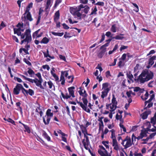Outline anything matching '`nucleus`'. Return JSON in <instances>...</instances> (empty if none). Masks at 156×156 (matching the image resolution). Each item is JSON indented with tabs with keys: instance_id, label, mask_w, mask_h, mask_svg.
I'll use <instances>...</instances> for the list:
<instances>
[{
	"instance_id": "f257e3e1",
	"label": "nucleus",
	"mask_w": 156,
	"mask_h": 156,
	"mask_svg": "<svg viewBox=\"0 0 156 156\" xmlns=\"http://www.w3.org/2000/svg\"><path fill=\"white\" fill-rule=\"evenodd\" d=\"M137 75V73L134 74V80L136 81L139 82L140 83H144L145 82L152 79L154 76L153 73L147 69L143 70L138 77L136 79V76Z\"/></svg>"
},
{
	"instance_id": "f03ea898",
	"label": "nucleus",
	"mask_w": 156,
	"mask_h": 156,
	"mask_svg": "<svg viewBox=\"0 0 156 156\" xmlns=\"http://www.w3.org/2000/svg\"><path fill=\"white\" fill-rule=\"evenodd\" d=\"M29 10L30 8L27 7L25 13L22 17V21L24 22L25 26L29 25L28 20L31 21L33 20Z\"/></svg>"
},
{
	"instance_id": "7ed1b4c3",
	"label": "nucleus",
	"mask_w": 156,
	"mask_h": 156,
	"mask_svg": "<svg viewBox=\"0 0 156 156\" xmlns=\"http://www.w3.org/2000/svg\"><path fill=\"white\" fill-rule=\"evenodd\" d=\"M51 110L50 109H48L46 112V115L45 117H43V121L45 125H47L49 124L51 117L53 116V113L51 112Z\"/></svg>"
},
{
	"instance_id": "20e7f679",
	"label": "nucleus",
	"mask_w": 156,
	"mask_h": 156,
	"mask_svg": "<svg viewBox=\"0 0 156 156\" xmlns=\"http://www.w3.org/2000/svg\"><path fill=\"white\" fill-rule=\"evenodd\" d=\"M82 100L84 104L82 102H79L78 101H77V103L80 105L84 110L88 113H90V109L87 108L88 100L87 98H83Z\"/></svg>"
},
{
	"instance_id": "39448f33",
	"label": "nucleus",
	"mask_w": 156,
	"mask_h": 156,
	"mask_svg": "<svg viewBox=\"0 0 156 156\" xmlns=\"http://www.w3.org/2000/svg\"><path fill=\"white\" fill-rule=\"evenodd\" d=\"M121 144L124 147L125 149L130 147L132 145L131 139L128 136H127L124 140H122Z\"/></svg>"
},
{
	"instance_id": "423d86ee",
	"label": "nucleus",
	"mask_w": 156,
	"mask_h": 156,
	"mask_svg": "<svg viewBox=\"0 0 156 156\" xmlns=\"http://www.w3.org/2000/svg\"><path fill=\"white\" fill-rule=\"evenodd\" d=\"M99 147L100 149L98 150V152L101 156H109L108 151L103 146L99 145Z\"/></svg>"
},
{
	"instance_id": "0eeeda50",
	"label": "nucleus",
	"mask_w": 156,
	"mask_h": 156,
	"mask_svg": "<svg viewBox=\"0 0 156 156\" xmlns=\"http://www.w3.org/2000/svg\"><path fill=\"white\" fill-rule=\"evenodd\" d=\"M68 71L66 70L65 71H62L61 72V76L60 77V81H61V84L62 85L65 84V80L64 76L67 77L68 75Z\"/></svg>"
},
{
	"instance_id": "6e6552de",
	"label": "nucleus",
	"mask_w": 156,
	"mask_h": 156,
	"mask_svg": "<svg viewBox=\"0 0 156 156\" xmlns=\"http://www.w3.org/2000/svg\"><path fill=\"white\" fill-rule=\"evenodd\" d=\"M84 137L86 138V140L83 139L82 142L83 144L84 148L87 150H88V146L90 144V141L88 137L85 134Z\"/></svg>"
},
{
	"instance_id": "1a4fd4ad",
	"label": "nucleus",
	"mask_w": 156,
	"mask_h": 156,
	"mask_svg": "<svg viewBox=\"0 0 156 156\" xmlns=\"http://www.w3.org/2000/svg\"><path fill=\"white\" fill-rule=\"evenodd\" d=\"M21 87H22V85L21 84L17 83L15 87L14 88V93L16 95L18 94L21 90Z\"/></svg>"
},
{
	"instance_id": "9d476101",
	"label": "nucleus",
	"mask_w": 156,
	"mask_h": 156,
	"mask_svg": "<svg viewBox=\"0 0 156 156\" xmlns=\"http://www.w3.org/2000/svg\"><path fill=\"white\" fill-rule=\"evenodd\" d=\"M112 145L114 147V149L116 151H118L119 147L116 140H113L112 141Z\"/></svg>"
},
{
	"instance_id": "9b49d317",
	"label": "nucleus",
	"mask_w": 156,
	"mask_h": 156,
	"mask_svg": "<svg viewBox=\"0 0 156 156\" xmlns=\"http://www.w3.org/2000/svg\"><path fill=\"white\" fill-rule=\"evenodd\" d=\"M75 88L74 87H71L68 88L69 94L73 98L75 97V96L74 94V90Z\"/></svg>"
},
{
	"instance_id": "f8f14e48",
	"label": "nucleus",
	"mask_w": 156,
	"mask_h": 156,
	"mask_svg": "<svg viewBox=\"0 0 156 156\" xmlns=\"http://www.w3.org/2000/svg\"><path fill=\"white\" fill-rule=\"evenodd\" d=\"M151 112V111L149 110L145 111L142 115V118L144 119H146L148 115L150 114Z\"/></svg>"
},
{
	"instance_id": "ddd939ff",
	"label": "nucleus",
	"mask_w": 156,
	"mask_h": 156,
	"mask_svg": "<svg viewBox=\"0 0 156 156\" xmlns=\"http://www.w3.org/2000/svg\"><path fill=\"white\" fill-rule=\"evenodd\" d=\"M38 106L37 107L35 112H37L40 115V117H42L43 113L42 111V109L41 108V106L39 104L38 105Z\"/></svg>"
},
{
	"instance_id": "4468645a",
	"label": "nucleus",
	"mask_w": 156,
	"mask_h": 156,
	"mask_svg": "<svg viewBox=\"0 0 156 156\" xmlns=\"http://www.w3.org/2000/svg\"><path fill=\"white\" fill-rule=\"evenodd\" d=\"M101 49V51L100 52L98 55V57L100 58H101L104 55L106 51V48H105L103 49Z\"/></svg>"
},
{
	"instance_id": "2eb2a0df",
	"label": "nucleus",
	"mask_w": 156,
	"mask_h": 156,
	"mask_svg": "<svg viewBox=\"0 0 156 156\" xmlns=\"http://www.w3.org/2000/svg\"><path fill=\"white\" fill-rule=\"evenodd\" d=\"M156 58V56H153L149 58L148 63L149 65L151 66L154 64V60Z\"/></svg>"
},
{
	"instance_id": "dca6fc26",
	"label": "nucleus",
	"mask_w": 156,
	"mask_h": 156,
	"mask_svg": "<svg viewBox=\"0 0 156 156\" xmlns=\"http://www.w3.org/2000/svg\"><path fill=\"white\" fill-rule=\"evenodd\" d=\"M51 0H47L46 2V4L45 6V9L47 10L48 9H50V7L52 5L51 2Z\"/></svg>"
},
{
	"instance_id": "f3484780",
	"label": "nucleus",
	"mask_w": 156,
	"mask_h": 156,
	"mask_svg": "<svg viewBox=\"0 0 156 156\" xmlns=\"http://www.w3.org/2000/svg\"><path fill=\"white\" fill-rule=\"evenodd\" d=\"M118 30V28L117 27L116 24L112 25L110 29V30L113 33H115Z\"/></svg>"
},
{
	"instance_id": "a211bd4d",
	"label": "nucleus",
	"mask_w": 156,
	"mask_h": 156,
	"mask_svg": "<svg viewBox=\"0 0 156 156\" xmlns=\"http://www.w3.org/2000/svg\"><path fill=\"white\" fill-rule=\"evenodd\" d=\"M124 35V34H120L119 35H116L115 37H113L112 39H115L116 40H122L124 38V37L122 36H123Z\"/></svg>"
},
{
	"instance_id": "6ab92c4d",
	"label": "nucleus",
	"mask_w": 156,
	"mask_h": 156,
	"mask_svg": "<svg viewBox=\"0 0 156 156\" xmlns=\"http://www.w3.org/2000/svg\"><path fill=\"white\" fill-rule=\"evenodd\" d=\"M108 90H103L101 92L102 94L101 95V97L102 98H104L105 97H106L108 95V94L109 92Z\"/></svg>"
},
{
	"instance_id": "aec40b11",
	"label": "nucleus",
	"mask_w": 156,
	"mask_h": 156,
	"mask_svg": "<svg viewBox=\"0 0 156 156\" xmlns=\"http://www.w3.org/2000/svg\"><path fill=\"white\" fill-rule=\"evenodd\" d=\"M144 126H146L147 127L146 128V130L147 132L150 131V128H151V125L150 122H147L144 125Z\"/></svg>"
},
{
	"instance_id": "412c9836",
	"label": "nucleus",
	"mask_w": 156,
	"mask_h": 156,
	"mask_svg": "<svg viewBox=\"0 0 156 156\" xmlns=\"http://www.w3.org/2000/svg\"><path fill=\"white\" fill-rule=\"evenodd\" d=\"M109 85V83H104L102 84V89H104V90H108V91L110 90V89L108 87Z\"/></svg>"
},
{
	"instance_id": "4be33fe9",
	"label": "nucleus",
	"mask_w": 156,
	"mask_h": 156,
	"mask_svg": "<svg viewBox=\"0 0 156 156\" xmlns=\"http://www.w3.org/2000/svg\"><path fill=\"white\" fill-rule=\"evenodd\" d=\"M49 39L45 37L43 38L42 40L40 42V43H41L47 44L49 42Z\"/></svg>"
},
{
	"instance_id": "5701e85b",
	"label": "nucleus",
	"mask_w": 156,
	"mask_h": 156,
	"mask_svg": "<svg viewBox=\"0 0 156 156\" xmlns=\"http://www.w3.org/2000/svg\"><path fill=\"white\" fill-rule=\"evenodd\" d=\"M42 136L44 138L46 139L48 141H49L51 140L50 137L48 136L46 133L45 132H44L42 134Z\"/></svg>"
},
{
	"instance_id": "b1692460",
	"label": "nucleus",
	"mask_w": 156,
	"mask_h": 156,
	"mask_svg": "<svg viewBox=\"0 0 156 156\" xmlns=\"http://www.w3.org/2000/svg\"><path fill=\"white\" fill-rule=\"evenodd\" d=\"M110 132H111V138L112 139V140H116L115 137V131L114 129H112L110 131Z\"/></svg>"
},
{
	"instance_id": "393cba45",
	"label": "nucleus",
	"mask_w": 156,
	"mask_h": 156,
	"mask_svg": "<svg viewBox=\"0 0 156 156\" xmlns=\"http://www.w3.org/2000/svg\"><path fill=\"white\" fill-rule=\"evenodd\" d=\"M151 122L153 125V126L156 124V116L154 115L151 118Z\"/></svg>"
},
{
	"instance_id": "a878e982",
	"label": "nucleus",
	"mask_w": 156,
	"mask_h": 156,
	"mask_svg": "<svg viewBox=\"0 0 156 156\" xmlns=\"http://www.w3.org/2000/svg\"><path fill=\"white\" fill-rule=\"evenodd\" d=\"M112 104H115V105H117V102L116 100V98L115 97V96L114 94H112Z\"/></svg>"
},
{
	"instance_id": "bb28decb",
	"label": "nucleus",
	"mask_w": 156,
	"mask_h": 156,
	"mask_svg": "<svg viewBox=\"0 0 156 156\" xmlns=\"http://www.w3.org/2000/svg\"><path fill=\"white\" fill-rule=\"evenodd\" d=\"M110 108L111 110V111L112 112L114 111L117 108L116 105H115V104H110Z\"/></svg>"
},
{
	"instance_id": "cd10ccee",
	"label": "nucleus",
	"mask_w": 156,
	"mask_h": 156,
	"mask_svg": "<svg viewBox=\"0 0 156 156\" xmlns=\"http://www.w3.org/2000/svg\"><path fill=\"white\" fill-rule=\"evenodd\" d=\"M127 76L128 78L131 80L133 81V76L130 72H129V73H127Z\"/></svg>"
},
{
	"instance_id": "c85d7f7f",
	"label": "nucleus",
	"mask_w": 156,
	"mask_h": 156,
	"mask_svg": "<svg viewBox=\"0 0 156 156\" xmlns=\"http://www.w3.org/2000/svg\"><path fill=\"white\" fill-rule=\"evenodd\" d=\"M92 11L91 13L90 14V15H91L93 14H96V12L97 11V9L96 6L93 9V8L92 9Z\"/></svg>"
},
{
	"instance_id": "c756f323",
	"label": "nucleus",
	"mask_w": 156,
	"mask_h": 156,
	"mask_svg": "<svg viewBox=\"0 0 156 156\" xmlns=\"http://www.w3.org/2000/svg\"><path fill=\"white\" fill-rule=\"evenodd\" d=\"M51 34L55 36H59L61 37L62 36L63 34L64 33L63 32L62 33H56L54 32H52Z\"/></svg>"
},
{
	"instance_id": "7c9ffc66",
	"label": "nucleus",
	"mask_w": 156,
	"mask_h": 156,
	"mask_svg": "<svg viewBox=\"0 0 156 156\" xmlns=\"http://www.w3.org/2000/svg\"><path fill=\"white\" fill-rule=\"evenodd\" d=\"M40 30V29H39L37 30L34 32L32 35V37L33 38H35L36 37H37V36L38 34V33Z\"/></svg>"
},
{
	"instance_id": "2f4dec72",
	"label": "nucleus",
	"mask_w": 156,
	"mask_h": 156,
	"mask_svg": "<svg viewBox=\"0 0 156 156\" xmlns=\"http://www.w3.org/2000/svg\"><path fill=\"white\" fill-rule=\"evenodd\" d=\"M21 90H22V92L25 96H26V94L28 95V91L25 89L23 86L22 87H21Z\"/></svg>"
},
{
	"instance_id": "473e14b6",
	"label": "nucleus",
	"mask_w": 156,
	"mask_h": 156,
	"mask_svg": "<svg viewBox=\"0 0 156 156\" xmlns=\"http://www.w3.org/2000/svg\"><path fill=\"white\" fill-rule=\"evenodd\" d=\"M70 12L72 14L75 15V14L76 12V9L75 8L71 7L70 8Z\"/></svg>"
},
{
	"instance_id": "72a5a7b5",
	"label": "nucleus",
	"mask_w": 156,
	"mask_h": 156,
	"mask_svg": "<svg viewBox=\"0 0 156 156\" xmlns=\"http://www.w3.org/2000/svg\"><path fill=\"white\" fill-rule=\"evenodd\" d=\"M28 70L27 71V73H29V75H30V76L32 77V76L31 75L32 74H34V72L33 71V70H32L30 68H28Z\"/></svg>"
},
{
	"instance_id": "f704fd0d",
	"label": "nucleus",
	"mask_w": 156,
	"mask_h": 156,
	"mask_svg": "<svg viewBox=\"0 0 156 156\" xmlns=\"http://www.w3.org/2000/svg\"><path fill=\"white\" fill-rule=\"evenodd\" d=\"M147 132L146 130L144 131H142L140 133V135L141 136V137H142L143 138V137L146 136H147Z\"/></svg>"
},
{
	"instance_id": "c9c22d12",
	"label": "nucleus",
	"mask_w": 156,
	"mask_h": 156,
	"mask_svg": "<svg viewBox=\"0 0 156 156\" xmlns=\"http://www.w3.org/2000/svg\"><path fill=\"white\" fill-rule=\"evenodd\" d=\"M85 8L84 9L83 11L84 13L87 14L88 13L89 9H90V8L87 5H85Z\"/></svg>"
},
{
	"instance_id": "e433bc0d",
	"label": "nucleus",
	"mask_w": 156,
	"mask_h": 156,
	"mask_svg": "<svg viewBox=\"0 0 156 156\" xmlns=\"http://www.w3.org/2000/svg\"><path fill=\"white\" fill-rule=\"evenodd\" d=\"M35 83L37 86L39 87L40 88L43 89H44V87L42 85L41 83L39 82L38 81H36V82Z\"/></svg>"
},
{
	"instance_id": "4c0bfd02",
	"label": "nucleus",
	"mask_w": 156,
	"mask_h": 156,
	"mask_svg": "<svg viewBox=\"0 0 156 156\" xmlns=\"http://www.w3.org/2000/svg\"><path fill=\"white\" fill-rule=\"evenodd\" d=\"M59 10H58L55 13V19H58L59 18Z\"/></svg>"
},
{
	"instance_id": "58836bf2",
	"label": "nucleus",
	"mask_w": 156,
	"mask_h": 156,
	"mask_svg": "<svg viewBox=\"0 0 156 156\" xmlns=\"http://www.w3.org/2000/svg\"><path fill=\"white\" fill-rule=\"evenodd\" d=\"M31 31L30 29L26 30L24 33V34H25L26 36H31L30 34Z\"/></svg>"
},
{
	"instance_id": "ea45409f",
	"label": "nucleus",
	"mask_w": 156,
	"mask_h": 156,
	"mask_svg": "<svg viewBox=\"0 0 156 156\" xmlns=\"http://www.w3.org/2000/svg\"><path fill=\"white\" fill-rule=\"evenodd\" d=\"M132 4L135 7V9H134V11L136 12H138L139 11V7L138 6L136 3H132Z\"/></svg>"
},
{
	"instance_id": "a19ab883",
	"label": "nucleus",
	"mask_w": 156,
	"mask_h": 156,
	"mask_svg": "<svg viewBox=\"0 0 156 156\" xmlns=\"http://www.w3.org/2000/svg\"><path fill=\"white\" fill-rule=\"evenodd\" d=\"M22 125L23 126L24 128L26 129V131L29 133L30 132V128L27 125H26L23 123H22Z\"/></svg>"
},
{
	"instance_id": "79ce46f5",
	"label": "nucleus",
	"mask_w": 156,
	"mask_h": 156,
	"mask_svg": "<svg viewBox=\"0 0 156 156\" xmlns=\"http://www.w3.org/2000/svg\"><path fill=\"white\" fill-rule=\"evenodd\" d=\"M26 38L27 39V44L29 42H30L32 40V37L31 36H28L27 35L26 36Z\"/></svg>"
},
{
	"instance_id": "37998d69",
	"label": "nucleus",
	"mask_w": 156,
	"mask_h": 156,
	"mask_svg": "<svg viewBox=\"0 0 156 156\" xmlns=\"http://www.w3.org/2000/svg\"><path fill=\"white\" fill-rule=\"evenodd\" d=\"M28 91V94H29V95L31 96H32L34 94V91L32 90L31 89H29Z\"/></svg>"
},
{
	"instance_id": "c03bdc74",
	"label": "nucleus",
	"mask_w": 156,
	"mask_h": 156,
	"mask_svg": "<svg viewBox=\"0 0 156 156\" xmlns=\"http://www.w3.org/2000/svg\"><path fill=\"white\" fill-rule=\"evenodd\" d=\"M14 33L15 34H17V35L19 36H21L22 34L21 33L20 31H18L16 30V28H14L13 29Z\"/></svg>"
},
{
	"instance_id": "a18cd8bd",
	"label": "nucleus",
	"mask_w": 156,
	"mask_h": 156,
	"mask_svg": "<svg viewBox=\"0 0 156 156\" xmlns=\"http://www.w3.org/2000/svg\"><path fill=\"white\" fill-rule=\"evenodd\" d=\"M67 78L69 79H71L70 80H69V81H68V82L69 83H72L73 81V80L74 79V77L73 76H68Z\"/></svg>"
},
{
	"instance_id": "49530a36",
	"label": "nucleus",
	"mask_w": 156,
	"mask_h": 156,
	"mask_svg": "<svg viewBox=\"0 0 156 156\" xmlns=\"http://www.w3.org/2000/svg\"><path fill=\"white\" fill-rule=\"evenodd\" d=\"M153 105V103L152 102L148 103L147 106L146 107H145L144 108V110L146 109L147 108H149L152 106Z\"/></svg>"
},
{
	"instance_id": "de8ad7c7",
	"label": "nucleus",
	"mask_w": 156,
	"mask_h": 156,
	"mask_svg": "<svg viewBox=\"0 0 156 156\" xmlns=\"http://www.w3.org/2000/svg\"><path fill=\"white\" fill-rule=\"evenodd\" d=\"M62 2V0H56L54 5L55 7L58 5Z\"/></svg>"
},
{
	"instance_id": "09e8293b",
	"label": "nucleus",
	"mask_w": 156,
	"mask_h": 156,
	"mask_svg": "<svg viewBox=\"0 0 156 156\" xmlns=\"http://www.w3.org/2000/svg\"><path fill=\"white\" fill-rule=\"evenodd\" d=\"M23 61L29 66H31V64L29 61H28L27 59L24 58L23 59Z\"/></svg>"
},
{
	"instance_id": "8fccbe9b",
	"label": "nucleus",
	"mask_w": 156,
	"mask_h": 156,
	"mask_svg": "<svg viewBox=\"0 0 156 156\" xmlns=\"http://www.w3.org/2000/svg\"><path fill=\"white\" fill-rule=\"evenodd\" d=\"M95 4L103 6L104 5V3L103 2H98L97 3H95Z\"/></svg>"
},
{
	"instance_id": "3c124183",
	"label": "nucleus",
	"mask_w": 156,
	"mask_h": 156,
	"mask_svg": "<svg viewBox=\"0 0 156 156\" xmlns=\"http://www.w3.org/2000/svg\"><path fill=\"white\" fill-rule=\"evenodd\" d=\"M48 84L49 85V88L51 89L52 88V87L53 86H54V85L53 84V83L51 81H49L48 82Z\"/></svg>"
},
{
	"instance_id": "603ef678",
	"label": "nucleus",
	"mask_w": 156,
	"mask_h": 156,
	"mask_svg": "<svg viewBox=\"0 0 156 156\" xmlns=\"http://www.w3.org/2000/svg\"><path fill=\"white\" fill-rule=\"evenodd\" d=\"M7 121L8 122L11 123H12V124H13L14 125H15V123L14 121L10 118H8V119H7Z\"/></svg>"
},
{
	"instance_id": "864d4df0",
	"label": "nucleus",
	"mask_w": 156,
	"mask_h": 156,
	"mask_svg": "<svg viewBox=\"0 0 156 156\" xmlns=\"http://www.w3.org/2000/svg\"><path fill=\"white\" fill-rule=\"evenodd\" d=\"M99 132H100L101 130L102 131V132L103 130V125H101L100 123H99Z\"/></svg>"
},
{
	"instance_id": "5fc2aeb1",
	"label": "nucleus",
	"mask_w": 156,
	"mask_h": 156,
	"mask_svg": "<svg viewBox=\"0 0 156 156\" xmlns=\"http://www.w3.org/2000/svg\"><path fill=\"white\" fill-rule=\"evenodd\" d=\"M80 127L83 133H84V130L86 129V127H85L83 125H80Z\"/></svg>"
},
{
	"instance_id": "6e6d98bb",
	"label": "nucleus",
	"mask_w": 156,
	"mask_h": 156,
	"mask_svg": "<svg viewBox=\"0 0 156 156\" xmlns=\"http://www.w3.org/2000/svg\"><path fill=\"white\" fill-rule=\"evenodd\" d=\"M112 34L111 32L110 31H108L106 32L105 34V35L108 37H110L112 38L113 37L112 36H111Z\"/></svg>"
},
{
	"instance_id": "4d7b16f0",
	"label": "nucleus",
	"mask_w": 156,
	"mask_h": 156,
	"mask_svg": "<svg viewBox=\"0 0 156 156\" xmlns=\"http://www.w3.org/2000/svg\"><path fill=\"white\" fill-rule=\"evenodd\" d=\"M88 0H80V3L86 4L88 3Z\"/></svg>"
},
{
	"instance_id": "13d9d810",
	"label": "nucleus",
	"mask_w": 156,
	"mask_h": 156,
	"mask_svg": "<svg viewBox=\"0 0 156 156\" xmlns=\"http://www.w3.org/2000/svg\"><path fill=\"white\" fill-rule=\"evenodd\" d=\"M119 126L122 129L124 132H126V128L121 123H120L119 124Z\"/></svg>"
},
{
	"instance_id": "bf43d9fd",
	"label": "nucleus",
	"mask_w": 156,
	"mask_h": 156,
	"mask_svg": "<svg viewBox=\"0 0 156 156\" xmlns=\"http://www.w3.org/2000/svg\"><path fill=\"white\" fill-rule=\"evenodd\" d=\"M14 79L15 80H16L18 82L21 83L22 82V80L19 78L15 76Z\"/></svg>"
},
{
	"instance_id": "052dcab7",
	"label": "nucleus",
	"mask_w": 156,
	"mask_h": 156,
	"mask_svg": "<svg viewBox=\"0 0 156 156\" xmlns=\"http://www.w3.org/2000/svg\"><path fill=\"white\" fill-rule=\"evenodd\" d=\"M109 45V43H107L105 44L102 45L101 47V49H103L105 48H106L105 47L108 46Z\"/></svg>"
},
{
	"instance_id": "680f3d73",
	"label": "nucleus",
	"mask_w": 156,
	"mask_h": 156,
	"mask_svg": "<svg viewBox=\"0 0 156 156\" xmlns=\"http://www.w3.org/2000/svg\"><path fill=\"white\" fill-rule=\"evenodd\" d=\"M42 68L44 69H46L48 70H49L50 69V67L48 65H43L42 66Z\"/></svg>"
},
{
	"instance_id": "e2e57ef3",
	"label": "nucleus",
	"mask_w": 156,
	"mask_h": 156,
	"mask_svg": "<svg viewBox=\"0 0 156 156\" xmlns=\"http://www.w3.org/2000/svg\"><path fill=\"white\" fill-rule=\"evenodd\" d=\"M68 20L69 21V23L71 24H73V23H76L78 22V21H74L73 22L71 18L69 19Z\"/></svg>"
},
{
	"instance_id": "0e129e2a",
	"label": "nucleus",
	"mask_w": 156,
	"mask_h": 156,
	"mask_svg": "<svg viewBox=\"0 0 156 156\" xmlns=\"http://www.w3.org/2000/svg\"><path fill=\"white\" fill-rule=\"evenodd\" d=\"M16 27L18 28L19 27H23V23H19L16 26Z\"/></svg>"
},
{
	"instance_id": "69168bd1",
	"label": "nucleus",
	"mask_w": 156,
	"mask_h": 156,
	"mask_svg": "<svg viewBox=\"0 0 156 156\" xmlns=\"http://www.w3.org/2000/svg\"><path fill=\"white\" fill-rule=\"evenodd\" d=\"M128 48V46L124 45H122L120 48V51H122L123 50L126 49Z\"/></svg>"
},
{
	"instance_id": "338daca9",
	"label": "nucleus",
	"mask_w": 156,
	"mask_h": 156,
	"mask_svg": "<svg viewBox=\"0 0 156 156\" xmlns=\"http://www.w3.org/2000/svg\"><path fill=\"white\" fill-rule=\"evenodd\" d=\"M62 25L63 27L65 29H68L69 28V27L65 23L62 24Z\"/></svg>"
},
{
	"instance_id": "774afa93",
	"label": "nucleus",
	"mask_w": 156,
	"mask_h": 156,
	"mask_svg": "<svg viewBox=\"0 0 156 156\" xmlns=\"http://www.w3.org/2000/svg\"><path fill=\"white\" fill-rule=\"evenodd\" d=\"M12 38L17 43L19 42L18 39L17 38L16 36H12Z\"/></svg>"
}]
</instances>
